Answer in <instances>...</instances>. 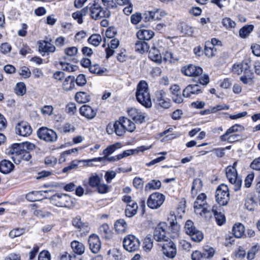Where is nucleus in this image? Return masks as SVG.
Masks as SVG:
<instances>
[{"label": "nucleus", "mask_w": 260, "mask_h": 260, "mask_svg": "<svg viewBox=\"0 0 260 260\" xmlns=\"http://www.w3.org/2000/svg\"><path fill=\"white\" fill-rule=\"evenodd\" d=\"M62 88L68 91L73 90L75 86V78L72 76H68L62 83Z\"/></svg>", "instance_id": "7c9ffc66"}, {"label": "nucleus", "mask_w": 260, "mask_h": 260, "mask_svg": "<svg viewBox=\"0 0 260 260\" xmlns=\"http://www.w3.org/2000/svg\"><path fill=\"white\" fill-rule=\"evenodd\" d=\"M161 184L159 180H153L146 185L145 189L146 191L158 189L160 187Z\"/></svg>", "instance_id": "37998d69"}, {"label": "nucleus", "mask_w": 260, "mask_h": 260, "mask_svg": "<svg viewBox=\"0 0 260 260\" xmlns=\"http://www.w3.org/2000/svg\"><path fill=\"white\" fill-rule=\"evenodd\" d=\"M24 233V230L23 229L17 228L13 229L9 233V236L11 238H14L19 237Z\"/></svg>", "instance_id": "69168bd1"}, {"label": "nucleus", "mask_w": 260, "mask_h": 260, "mask_svg": "<svg viewBox=\"0 0 260 260\" xmlns=\"http://www.w3.org/2000/svg\"><path fill=\"white\" fill-rule=\"evenodd\" d=\"M216 202L221 206H226L230 201V194L226 185L221 184L218 186L215 192Z\"/></svg>", "instance_id": "39448f33"}, {"label": "nucleus", "mask_w": 260, "mask_h": 260, "mask_svg": "<svg viewBox=\"0 0 260 260\" xmlns=\"http://www.w3.org/2000/svg\"><path fill=\"white\" fill-rule=\"evenodd\" d=\"M14 165L8 160L4 159L0 162V172L3 174H9L14 169Z\"/></svg>", "instance_id": "a878e982"}, {"label": "nucleus", "mask_w": 260, "mask_h": 260, "mask_svg": "<svg viewBox=\"0 0 260 260\" xmlns=\"http://www.w3.org/2000/svg\"><path fill=\"white\" fill-rule=\"evenodd\" d=\"M240 80L245 84L251 85L253 83V74L249 69L245 67L243 74L240 77Z\"/></svg>", "instance_id": "393cba45"}, {"label": "nucleus", "mask_w": 260, "mask_h": 260, "mask_svg": "<svg viewBox=\"0 0 260 260\" xmlns=\"http://www.w3.org/2000/svg\"><path fill=\"white\" fill-rule=\"evenodd\" d=\"M75 129V128L74 125L69 123H66L62 126L59 127V130L61 133H68L74 132Z\"/></svg>", "instance_id": "052dcab7"}, {"label": "nucleus", "mask_w": 260, "mask_h": 260, "mask_svg": "<svg viewBox=\"0 0 260 260\" xmlns=\"http://www.w3.org/2000/svg\"><path fill=\"white\" fill-rule=\"evenodd\" d=\"M127 113L129 116L136 123L141 124L145 121L146 114L140 110L135 108H131L127 110Z\"/></svg>", "instance_id": "2eb2a0df"}, {"label": "nucleus", "mask_w": 260, "mask_h": 260, "mask_svg": "<svg viewBox=\"0 0 260 260\" xmlns=\"http://www.w3.org/2000/svg\"><path fill=\"white\" fill-rule=\"evenodd\" d=\"M203 183L200 179H194L191 189V193L192 196H196L198 192L200 191L202 188Z\"/></svg>", "instance_id": "58836bf2"}, {"label": "nucleus", "mask_w": 260, "mask_h": 260, "mask_svg": "<svg viewBox=\"0 0 260 260\" xmlns=\"http://www.w3.org/2000/svg\"><path fill=\"white\" fill-rule=\"evenodd\" d=\"M50 203L57 207L69 208L72 205L70 196L64 193H56L50 198Z\"/></svg>", "instance_id": "20e7f679"}, {"label": "nucleus", "mask_w": 260, "mask_h": 260, "mask_svg": "<svg viewBox=\"0 0 260 260\" xmlns=\"http://www.w3.org/2000/svg\"><path fill=\"white\" fill-rule=\"evenodd\" d=\"M22 147L19 144H13L10 150V152L12 154V158L14 160L16 161L17 159V157L19 155L22 150Z\"/></svg>", "instance_id": "e433bc0d"}, {"label": "nucleus", "mask_w": 260, "mask_h": 260, "mask_svg": "<svg viewBox=\"0 0 260 260\" xmlns=\"http://www.w3.org/2000/svg\"><path fill=\"white\" fill-rule=\"evenodd\" d=\"M222 23L226 28H234L236 26V23L229 17H225L222 19Z\"/></svg>", "instance_id": "13d9d810"}, {"label": "nucleus", "mask_w": 260, "mask_h": 260, "mask_svg": "<svg viewBox=\"0 0 260 260\" xmlns=\"http://www.w3.org/2000/svg\"><path fill=\"white\" fill-rule=\"evenodd\" d=\"M181 71L182 74L188 77H198L203 73V70L201 67L193 64L183 67Z\"/></svg>", "instance_id": "4468645a"}, {"label": "nucleus", "mask_w": 260, "mask_h": 260, "mask_svg": "<svg viewBox=\"0 0 260 260\" xmlns=\"http://www.w3.org/2000/svg\"><path fill=\"white\" fill-rule=\"evenodd\" d=\"M149 46L145 41L140 40L135 44L136 50L139 53H142L145 51H147Z\"/></svg>", "instance_id": "a19ab883"}, {"label": "nucleus", "mask_w": 260, "mask_h": 260, "mask_svg": "<svg viewBox=\"0 0 260 260\" xmlns=\"http://www.w3.org/2000/svg\"><path fill=\"white\" fill-rule=\"evenodd\" d=\"M39 49L44 52H54L56 50L55 47L46 41H42L40 43Z\"/></svg>", "instance_id": "72a5a7b5"}, {"label": "nucleus", "mask_w": 260, "mask_h": 260, "mask_svg": "<svg viewBox=\"0 0 260 260\" xmlns=\"http://www.w3.org/2000/svg\"><path fill=\"white\" fill-rule=\"evenodd\" d=\"M168 225L166 222H161L159 224L154 232V239L157 241H167L166 233Z\"/></svg>", "instance_id": "ddd939ff"}, {"label": "nucleus", "mask_w": 260, "mask_h": 260, "mask_svg": "<svg viewBox=\"0 0 260 260\" xmlns=\"http://www.w3.org/2000/svg\"><path fill=\"white\" fill-rule=\"evenodd\" d=\"M32 133L30 126L26 122H21L16 126V133L20 136L27 137Z\"/></svg>", "instance_id": "6ab92c4d"}, {"label": "nucleus", "mask_w": 260, "mask_h": 260, "mask_svg": "<svg viewBox=\"0 0 260 260\" xmlns=\"http://www.w3.org/2000/svg\"><path fill=\"white\" fill-rule=\"evenodd\" d=\"M167 224H169V232L174 234L173 237L178 235L179 231L180 225L177 223L176 217L174 212H171L168 217Z\"/></svg>", "instance_id": "f3484780"}, {"label": "nucleus", "mask_w": 260, "mask_h": 260, "mask_svg": "<svg viewBox=\"0 0 260 260\" xmlns=\"http://www.w3.org/2000/svg\"><path fill=\"white\" fill-rule=\"evenodd\" d=\"M136 97L138 102L146 108H150L152 106L148 86L145 81H141L138 84Z\"/></svg>", "instance_id": "f03ea898"}, {"label": "nucleus", "mask_w": 260, "mask_h": 260, "mask_svg": "<svg viewBox=\"0 0 260 260\" xmlns=\"http://www.w3.org/2000/svg\"><path fill=\"white\" fill-rule=\"evenodd\" d=\"M120 119L121 120L122 126H123L126 132L132 133L135 130V124L129 119L124 117H121Z\"/></svg>", "instance_id": "c756f323"}, {"label": "nucleus", "mask_w": 260, "mask_h": 260, "mask_svg": "<svg viewBox=\"0 0 260 260\" xmlns=\"http://www.w3.org/2000/svg\"><path fill=\"white\" fill-rule=\"evenodd\" d=\"M60 260H83V259L82 257H77L74 254L71 255L66 253L62 255Z\"/></svg>", "instance_id": "774afa93"}, {"label": "nucleus", "mask_w": 260, "mask_h": 260, "mask_svg": "<svg viewBox=\"0 0 260 260\" xmlns=\"http://www.w3.org/2000/svg\"><path fill=\"white\" fill-rule=\"evenodd\" d=\"M89 70L90 73L98 75H102L107 71L106 69L100 67L98 64L90 66Z\"/></svg>", "instance_id": "de8ad7c7"}, {"label": "nucleus", "mask_w": 260, "mask_h": 260, "mask_svg": "<svg viewBox=\"0 0 260 260\" xmlns=\"http://www.w3.org/2000/svg\"><path fill=\"white\" fill-rule=\"evenodd\" d=\"M123 246L126 251L134 252L139 248L140 241L135 236L128 235L124 238L123 240Z\"/></svg>", "instance_id": "0eeeda50"}, {"label": "nucleus", "mask_w": 260, "mask_h": 260, "mask_svg": "<svg viewBox=\"0 0 260 260\" xmlns=\"http://www.w3.org/2000/svg\"><path fill=\"white\" fill-rule=\"evenodd\" d=\"M90 95L86 92H77L75 95V100L79 103H87L90 101Z\"/></svg>", "instance_id": "473e14b6"}, {"label": "nucleus", "mask_w": 260, "mask_h": 260, "mask_svg": "<svg viewBox=\"0 0 260 260\" xmlns=\"http://www.w3.org/2000/svg\"><path fill=\"white\" fill-rule=\"evenodd\" d=\"M226 176L229 182L234 185V189L239 190L242 185V179L238 176L237 172L235 167L228 166L226 169Z\"/></svg>", "instance_id": "423d86ee"}, {"label": "nucleus", "mask_w": 260, "mask_h": 260, "mask_svg": "<svg viewBox=\"0 0 260 260\" xmlns=\"http://www.w3.org/2000/svg\"><path fill=\"white\" fill-rule=\"evenodd\" d=\"M99 232L106 238H109L111 236V230L108 224L105 223L99 228Z\"/></svg>", "instance_id": "3c124183"}, {"label": "nucleus", "mask_w": 260, "mask_h": 260, "mask_svg": "<svg viewBox=\"0 0 260 260\" xmlns=\"http://www.w3.org/2000/svg\"><path fill=\"white\" fill-rule=\"evenodd\" d=\"M78 49L76 47H70L66 48L64 50V54L68 56H74L78 53Z\"/></svg>", "instance_id": "338daca9"}, {"label": "nucleus", "mask_w": 260, "mask_h": 260, "mask_svg": "<svg viewBox=\"0 0 260 260\" xmlns=\"http://www.w3.org/2000/svg\"><path fill=\"white\" fill-rule=\"evenodd\" d=\"M196 230V229L194 226L193 222L190 220H188L186 222L184 226V230L185 233L187 235H189L195 231Z\"/></svg>", "instance_id": "bf43d9fd"}, {"label": "nucleus", "mask_w": 260, "mask_h": 260, "mask_svg": "<svg viewBox=\"0 0 260 260\" xmlns=\"http://www.w3.org/2000/svg\"><path fill=\"white\" fill-rule=\"evenodd\" d=\"M166 96L167 93L164 90H159L155 92L157 104L165 109H168L171 106V100Z\"/></svg>", "instance_id": "dca6fc26"}, {"label": "nucleus", "mask_w": 260, "mask_h": 260, "mask_svg": "<svg viewBox=\"0 0 260 260\" xmlns=\"http://www.w3.org/2000/svg\"><path fill=\"white\" fill-rule=\"evenodd\" d=\"M102 40V38L101 35L99 34H93L88 39V42L89 44L96 47L99 45Z\"/></svg>", "instance_id": "a18cd8bd"}, {"label": "nucleus", "mask_w": 260, "mask_h": 260, "mask_svg": "<svg viewBox=\"0 0 260 260\" xmlns=\"http://www.w3.org/2000/svg\"><path fill=\"white\" fill-rule=\"evenodd\" d=\"M259 248L258 245L253 246L247 253V258L248 260H252L255 257V253Z\"/></svg>", "instance_id": "e2e57ef3"}, {"label": "nucleus", "mask_w": 260, "mask_h": 260, "mask_svg": "<svg viewBox=\"0 0 260 260\" xmlns=\"http://www.w3.org/2000/svg\"><path fill=\"white\" fill-rule=\"evenodd\" d=\"M154 32L150 30L140 29L137 33V36L139 40L144 41H148L153 38Z\"/></svg>", "instance_id": "bb28decb"}, {"label": "nucleus", "mask_w": 260, "mask_h": 260, "mask_svg": "<svg viewBox=\"0 0 260 260\" xmlns=\"http://www.w3.org/2000/svg\"><path fill=\"white\" fill-rule=\"evenodd\" d=\"M25 85L23 82H19L16 84L15 91L18 95H23L26 93Z\"/></svg>", "instance_id": "4d7b16f0"}, {"label": "nucleus", "mask_w": 260, "mask_h": 260, "mask_svg": "<svg viewBox=\"0 0 260 260\" xmlns=\"http://www.w3.org/2000/svg\"><path fill=\"white\" fill-rule=\"evenodd\" d=\"M212 212L213 213L217 223L221 225L225 221L224 215L221 212V208L220 206L214 205L212 208Z\"/></svg>", "instance_id": "5701e85b"}, {"label": "nucleus", "mask_w": 260, "mask_h": 260, "mask_svg": "<svg viewBox=\"0 0 260 260\" xmlns=\"http://www.w3.org/2000/svg\"><path fill=\"white\" fill-rule=\"evenodd\" d=\"M193 207L195 213L204 217L206 220H209L212 218V213L208 209L207 196L204 193H201L197 197Z\"/></svg>", "instance_id": "f257e3e1"}, {"label": "nucleus", "mask_w": 260, "mask_h": 260, "mask_svg": "<svg viewBox=\"0 0 260 260\" xmlns=\"http://www.w3.org/2000/svg\"><path fill=\"white\" fill-rule=\"evenodd\" d=\"M122 145L119 142H117L113 145H110L105 148L103 151V153L104 155L109 156V155L112 154L117 149L121 148Z\"/></svg>", "instance_id": "79ce46f5"}, {"label": "nucleus", "mask_w": 260, "mask_h": 260, "mask_svg": "<svg viewBox=\"0 0 260 260\" xmlns=\"http://www.w3.org/2000/svg\"><path fill=\"white\" fill-rule=\"evenodd\" d=\"M191 240L196 242H200L203 239V234L202 232L196 229L191 234L188 235Z\"/></svg>", "instance_id": "603ef678"}, {"label": "nucleus", "mask_w": 260, "mask_h": 260, "mask_svg": "<svg viewBox=\"0 0 260 260\" xmlns=\"http://www.w3.org/2000/svg\"><path fill=\"white\" fill-rule=\"evenodd\" d=\"M104 159L103 157H96L92 159L82 160L81 161L84 163V166L85 167H92L95 166L93 162H101Z\"/></svg>", "instance_id": "680f3d73"}, {"label": "nucleus", "mask_w": 260, "mask_h": 260, "mask_svg": "<svg viewBox=\"0 0 260 260\" xmlns=\"http://www.w3.org/2000/svg\"><path fill=\"white\" fill-rule=\"evenodd\" d=\"M202 92L201 87L200 85L189 84L183 90V96L189 98L192 95L198 94Z\"/></svg>", "instance_id": "412c9836"}, {"label": "nucleus", "mask_w": 260, "mask_h": 260, "mask_svg": "<svg viewBox=\"0 0 260 260\" xmlns=\"http://www.w3.org/2000/svg\"><path fill=\"white\" fill-rule=\"evenodd\" d=\"M150 148L151 146L146 147L142 146L135 149H129L125 150L123 151L122 153L118 155V159H121L123 157H127L132 154H137L139 152H144L145 150L149 149Z\"/></svg>", "instance_id": "b1692460"}, {"label": "nucleus", "mask_w": 260, "mask_h": 260, "mask_svg": "<svg viewBox=\"0 0 260 260\" xmlns=\"http://www.w3.org/2000/svg\"><path fill=\"white\" fill-rule=\"evenodd\" d=\"M162 252L167 257L173 258L176 255V247L172 241H170L163 245Z\"/></svg>", "instance_id": "aec40b11"}, {"label": "nucleus", "mask_w": 260, "mask_h": 260, "mask_svg": "<svg viewBox=\"0 0 260 260\" xmlns=\"http://www.w3.org/2000/svg\"><path fill=\"white\" fill-rule=\"evenodd\" d=\"M59 64L61 66V68L63 71H66L69 72H75L78 68L76 66L71 64L63 61H60Z\"/></svg>", "instance_id": "09e8293b"}, {"label": "nucleus", "mask_w": 260, "mask_h": 260, "mask_svg": "<svg viewBox=\"0 0 260 260\" xmlns=\"http://www.w3.org/2000/svg\"><path fill=\"white\" fill-rule=\"evenodd\" d=\"M88 12L87 8H84L80 11H77L72 14L73 18L76 20L79 24L83 22L82 17L86 15Z\"/></svg>", "instance_id": "ea45409f"}, {"label": "nucleus", "mask_w": 260, "mask_h": 260, "mask_svg": "<svg viewBox=\"0 0 260 260\" xmlns=\"http://www.w3.org/2000/svg\"><path fill=\"white\" fill-rule=\"evenodd\" d=\"M72 223L81 234L87 235L90 232V227L89 223L83 221L79 215L73 218Z\"/></svg>", "instance_id": "9b49d317"}, {"label": "nucleus", "mask_w": 260, "mask_h": 260, "mask_svg": "<svg viewBox=\"0 0 260 260\" xmlns=\"http://www.w3.org/2000/svg\"><path fill=\"white\" fill-rule=\"evenodd\" d=\"M256 205V203L252 197L248 198L245 200V206L249 211H253Z\"/></svg>", "instance_id": "6e6d98bb"}, {"label": "nucleus", "mask_w": 260, "mask_h": 260, "mask_svg": "<svg viewBox=\"0 0 260 260\" xmlns=\"http://www.w3.org/2000/svg\"><path fill=\"white\" fill-rule=\"evenodd\" d=\"M119 42L117 39H113L110 42V44L108 45V47L106 49V56L107 58L111 56L114 52V49L119 46Z\"/></svg>", "instance_id": "f704fd0d"}, {"label": "nucleus", "mask_w": 260, "mask_h": 260, "mask_svg": "<svg viewBox=\"0 0 260 260\" xmlns=\"http://www.w3.org/2000/svg\"><path fill=\"white\" fill-rule=\"evenodd\" d=\"M244 226L241 223L235 224L233 227V234L236 238H241L244 234Z\"/></svg>", "instance_id": "4c0bfd02"}, {"label": "nucleus", "mask_w": 260, "mask_h": 260, "mask_svg": "<svg viewBox=\"0 0 260 260\" xmlns=\"http://www.w3.org/2000/svg\"><path fill=\"white\" fill-rule=\"evenodd\" d=\"M148 57L151 60L156 63H160L161 62V55L158 49L155 47L152 48L149 51Z\"/></svg>", "instance_id": "c85d7f7f"}, {"label": "nucleus", "mask_w": 260, "mask_h": 260, "mask_svg": "<svg viewBox=\"0 0 260 260\" xmlns=\"http://www.w3.org/2000/svg\"><path fill=\"white\" fill-rule=\"evenodd\" d=\"M108 258L109 260H119L120 253L116 249L109 250L108 252Z\"/></svg>", "instance_id": "5fc2aeb1"}, {"label": "nucleus", "mask_w": 260, "mask_h": 260, "mask_svg": "<svg viewBox=\"0 0 260 260\" xmlns=\"http://www.w3.org/2000/svg\"><path fill=\"white\" fill-rule=\"evenodd\" d=\"M153 247V241L149 236H146L143 242V248L146 252H149Z\"/></svg>", "instance_id": "864d4df0"}, {"label": "nucleus", "mask_w": 260, "mask_h": 260, "mask_svg": "<svg viewBox=\"0 0 260 260\" xmlns=\"http://www.w3.org/2000/svg\"><path fill=\"white\" fill-rule=\"evenodd\" d=\"M108 134L111 135L115 133L118 136H122L126 133L123 126H122L121 120L119 118L114 123H109L106 128Z\"/></svg>", "instance_id": "f8f14e48"}, {"label": "nucleus", "mask_w": 260, "mask_h": 260, "mask_svg": "<svg viewBox=\"0 0 260 260\" xmlns=\"http://www.w3.org/2000/svg\"><path fill=\"white\" fill-rule=\"evenodd\" d=\"M90 11V15L92 19H99L103 17H109L110 15L109 11L107 9H104L95 1L90 3L87 7Z\"/></svg>", "instance_id": "7ed1b4c3"}, {"label": "nucleus", "mask_w": 260, "mask_h": 260, "mask_svg": "<svg viewBox=\"0 0 260 260\" xmlns=\"http://www.w3.org/2000/svg\"><path fill=\"white\" fill-rule=\"evenodd\" d=\"M88 244L90 250L93 253H98L101 248V242L99 237L95 234L89 236Z\"/></svg>", "instance_id": "a211bd4d"}, {"label": "nucleus", "mask_w": 260, "mask_h": 260, "mask_svg": "<svg viewBox=\"0 0 260 260\" xmlns=\"http://www.w3.org/2000/svg\"><path fill=\"white\" fill-rule=\"evenodd\" d=\"M243 139L242 136L238 134L230 135L227 137H225V140H222V141H228L230 143H233L236 141H238L240 140Z\"/></svg>", "instance_id": "0e129e2a"}, {"label": "nucleus", "mask_w": 260, "mask_h": 260, "mask_svg": "<svg viewBox=\"0 0 260 260\" xmlns=\"http://www.w3.org/2000/svg\"><path fill=\"white\" fill-rule=\"evenodd\" d=\"M210 46H208L207 44L205 45L204 53L206 56L208 57L214 56L216 53V49L214 45L210 44Z\"/></svg>", "instance_id": "8fccbe9b"}, {"label": "nucleus", "mask_w": 260, "mask_h": 260, "mask_svg": "<svg viewBox=\"0 0 260 260\" xmlns=\"http://www.w3.org/2000/svg\"><path fill=\"white\" fill-rule=\"evenodd\" d=\"M37 135L39 139L47 142H53L56 141L57 136L56 133L46 127H42L37 131Z\"/></svg>", "instance_id": "6e6552de"}, {"label": "nucleus", "mask_w": 260, "mask_h": 260, "mask_svg": "<svg viewBox=\"0 0 260 260\" xmlns=\"http://www.w3.org/2000/svg\"><path fill=\"white\" fill-rule=\"evenodd\" d=\"M71 246L73 252L78 255H82L85 251V246L84 244L77 241H74L71 242Z\"/></svg>", "instance_id": "2f4dec72"}, {"label": "nucleus", "mask_w": 260, "mask_h": 260, "mask_svg": "<svg viewBox=\"0 0 260 260\" xmlns=\"http://www.w3.org/2000/svg\"><path fill=\"white\" fill-rule=\"evenodd\" d=\"M253 26L252 25H246L239 30V36L242 38H246L253 30Z\"/></svg>", "instance_id": "49530a36"}, {"label": "nucleus", "mask_w": 260, "mask_h": 260, "mask_svg": "<svg viewBox=\"0 0 260 260\" xmlns=\"http://www.w3.org/2000/svg\"><path fill=\"white\" fill-rule=\"evenodd\" d=\"M115 231L119 234L125 233L127 228L126 222L122 219L117 220L114 224Z\"/></svg>", "instance_id": "c9c22d12"}, {"label": "nucleus", "mask_w": 260, "mask_h": 260, "mask_svg": "<svg viewBox=\"0 0 260 260\" xmlns=\"http://www.w3.org/2000/svg\"><path fill=\"white\" fill-rule=\"evenodd\" d=\"M101 183V178L97 174H92L88 179L89 185L92 187H96Z\"/></svg>", "instance_id": "c03bdc74"}, {"label": "nucleus", "mask_w": 260, "mask_h": 260, "mask_svg": "<svg viewBox=\"0 0 260 260\" xmlns=\"http://www.w3.org/2000/svg\"><path fill=\"white\" fill-rule=\"evenodd\" d=\"M81 115L88 119H92L96 115V111L87 105H83L79 110Z\"/></svg>", "instance_id": "4be33fe9"}, {"label": "nucleus", "mask_w": 260, "mask_h": 260, "mask_svg": "<svg viewBox=\"0 0 260 260\" xmlns=\"http://www.w3.org/2000/svg\"><path fill=\"white\" fill-rule=\"evenodd\" d=\"M122 201L127 204L125 210V215L128 217L134 216L137 212L138 206L137 203L132 200L129 196H124L122 198Z\"/></svg>", "instance_id": "9d476101"}, {"label": "nucleus", "mask_w": 260, "mask_h": 260, "mask_svg": "<svg viewBox=\"0 0 260 260\" xmlns=\"http://www.w3.org/2000/svg\"><path fill=\"white\" fill-rule=\"evenodd\" d=\"M244 129L243 126L236 124L228 129L225 133L220 137V140H225V137H227L230 135H233L235 133L242 132L244 131Z\"/></svg>", "instance_id": "cd10ccee"}, {"label": "nucleus", "mask_w": 260, "mask_h": 260, "mask_svg": "<svg viewBox=\"0 0 260 260\" xmlns=\"http://www.w3.org/2000/svg\"><path fill=\"white\" fill-rule=\"evenodd\" d=\"M165 200V196L159 193L154 192L152 193L147 200L148 206L152 209H156L160 207Z\"/></svg>", "instance_id": "1a4fd4ad"}]
</instances>
